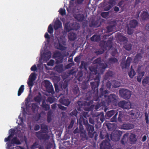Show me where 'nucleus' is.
Wrapping results in <instances>:
<instances>
[{
	"label": "nucleus",
	"instance_id": "obj_1",
	"mask_svg": "<svg viewBox=\"0 0 149 149\" xmlns=\"http://www.w3.org/2000/svg\"><path fill=\"white\" fill-rule=\"evenodd\" d=\"M25 105L27 108L31 107L33 113H37V86L34 87L32 93H29L25 100Z\"/></svg>",
	"mask_w": 149,
	"mask_h": 149
},
{
	"label": "nucleus",
	"instance_id": "obj_2",
	"mask_svg": "<svg viewBox=\"0 0 149 149\" xmlns=\"http://www.w3.org/2000/svg\"><path fill=\"white\" fill-rule=\"evenodd\" d=\"M101 58H99L93 61L94 65L89 68L91 73L96 74L97 71L102 72L103 70L107 68V64L105 63H101Z\"/></svg>",
	"mask_w": 149,
	"mask_h": 149
},
{
	"label": "nucleus",
	"instance_id": "obj_3",
	"mask_svg": "<svg viewBox=\"0 0 149 149\" xmlns=\"http://www.w3.org/2000/svg\"><path fill=\"white\" fill-rule=\"evenodd\" d=\"M65 45V39L63 36L58 38L57 42L54 44L55 47L56 49L61 50H65L66 49L67 47L64 46Z\"/></svg>",
	"mask_w": 149,
	"mask_h": 149
},
{
	"label": "nucleus",
	"instance_id": "obj_4",
	"mask_svg": "<svg viewBox=\"0 0 149 149\" xmlns=\"http://www.w3.org/2000/svg\"><path fill=\"white\" fill-rule=\"evenodd\" d=\"M37 74L32 72L29 75L27 80V84L29 87L30 93H32L31 89L34 85V81L36 78Z\"/></svg>",
	"mask_w": 149,
	"mask_h": 149
},
{
	"label": "nucleus",
	"instance_id": "obj_5",
	"mask_svg": "<svg viewBox=\"0 0 149 149\" xmlns=\"http://www.w3.org/2000/svg\"><path fill=\"white\" fill-rule=\"evenodd\" d=\"M138 24V23L136 20L133 19L130 21L127 27V33L128 34L131 35L133 33L134 31L133 29L135 28Z\"/></svg>",
	"mask_w": 149,
	"mask_h": 149
},
{
	"label": "nucleus",
	"instance_id": "obj_6",
	"mask_svg": "<svg viewBox=\"0 0 149 149\" xmlns=\"http://www.w3.org/2000/svg\"><path fill=\"white\" fill-rule=\"evenodd\" d=\"M120 95L123 98L127 99L130 98L131 95L130 91L127 89L122 88L119 91Z\"/></svg>",
	"mask_w": 149,
	"mask_h": 149
},
{
	"label": "nucleus",
	"instance_id": "obj_7",
	"mask_svg": "<svg viewBox=\"0 0 149 149\" xmlns=\"http://www.w3.org/2000/svg\"><path fill=\"white\" fill-rule=\"evenodd\" d=\"M122 134V132L118 130L113 131L111 134V139L114 141H118L120 139V137Z\"/></svg>",
	"mask_w": 149,
	"mask_h": 149
},
{
	"label": "nucleus",
	"instance_id": "obj_8",
	"mask_svg": "<svg viewBox=\"0 0 149 149\" xmlns=\"http://www.w3.org/2000/svg\"><path fill=\"white\" fill-rule=\"evenodd\" d=\"M42 84L48 93H51L52 94L54 93L52 86L49 81L45 80L42 82Z\"/></svg>",
	"mask_w": 149,
	"mask_h": 149
},
{
	"label": "nucleus",
	"instance_id": "obj_9",
	"mask_svg": "<svg viewBox=\"0 0 149 149\" xmlns=\"http://www.w3.org/2000/svg\"><path fill=\"white\" fill-rule=\"evenodd\" d=\"M131 104L130 102L123 100L120 102L118 104L119 107L124 109H129L131 108Z\"/></svg>",
	"mask_w": 149,
	"mask_h": 149
},
{
	"label": "nucleus",
	"instance_id": "obj_10",
	"mask_svg": "<svg viewBox=\"0 0 149 149\" xmlns=\"http://www.w3.org/2000/svg\"><path fill=\"white\" fill-rule=\"evenodd\" d=\"M132 58L130 57H128L125 62H122L120 65L122 69L128 68L129 67L130 63L132 61Z\"/></svg>",
	"mask_w": 149,
	"mask_h": 149
},
{
	"label": "nucleus",
	"instance_id": "obj_11",
	"mask_svg": "<svg viewBox=\"0 0 149 149\" xmlns=\"http://www.w3.org/2000/svg\"><path fill=\"white\" fill-rule=\"evenodd\" d=\"M21 144L19 140L16 137H14L11 140L10 143L8 144V146L10 147L13 145L14 146V144L17 145H20Z\"/></svg>",
	"mask_w": 149,
	"mask_h": 149
},
{
	"label": "nucleus",
	"instance_id": "obj_12",
	"mask_svg": "<svg viewBox=\"0 0 149 149\" xmlns=\"http://www.w3.org/2000/svg\"><path fill=\"white\" fill-rule=\"evenodd\" d=\"M134 127V125L132 124L125 123L121 126V128L125 130H129L132 129Z\"/></svg>",
	"mask_w": 149,
	"mask_h": 149
},
{
	"label": "nucleus",
	"instance_id": "obj_13",
	"mask_svg": "<svg viewBox=\"0 0 149 149\" xmlns=\"http://www.w3.org/2000/svg\"><path fill=\"white\" fill-rule=\"evenodd\" d=\"M118 98V97L115 95L111 94L107 97V101L109 102H115L117 101Z\"/></svg>",
	"mask_w": 149,
	"mask_h": 149
},
{
	"label": "nucleus",
	"instance_id": "obj_14",
	"mask_svg": "<svg viewBox=\"0 0 149 149\" xmlns=\"http://www.w3.org/2000/svg\"><path fill=\"white\" fill-rule=\"evenodd\" d=\"M51 56V53L50 51L44 53L41 55V58L44 61H47L49 59Z\"/></svg>",
	"mask_w": 149,
	"mask_h": 149
},
{
	"label": "nucleus",
	"instance_id": "obj_15",
	"mask_svg": "<svg viewBox=\"0 0 149 149\" xmlns=\"http://www.w3.org/2000/svg\"><path fill=\"white\" fill-rule=\"evenodd\" d=\"M101 149H110L109 143L107 141H103L101 144Z\"/></svg>",
	"mask_w": 149,
	"mask_h": 149
},
{
	"label": "nucleus",
	"instance_id": "obj_16",
	"mask_svg": "<svg viewBox=\"0 0 149 149\" xmlns=\"http://www.w3.org/2000/svg\"><path fill=\"white\" fill-rule=\"evenodd\" d=\"M59 101L60 103L67 106H68L70 103V102L68 99H65L64 98H61Z\"/></svg>",
	"mask_w": 149,
	"mask_h": 149
},
{
	"label": "nucleus",
	"instance_id": "obj_17",
	"mask_svg": "<svg viewBox=\"0 0 149 149\" xmlns=\"http://www.w3.org/2000/svg\"><path fill=\"white\" fill-rule=\"evenodd\" d=\"M117 39L120 41L124 42H127V39L126 37L122 36L120 33H118L116 35Z\"/></svg>",
	"mask_w": 149,
	"mask_h": 149
},
{
	"label": "nucleus",
	"instance_id": "obj_18",
	"mask_svg": "<svg viewBox=\"0 0 149 149\" xmlns=\"http://www.w3.org/2000/svg\"><path fill=\"white\" fill-rule=\"evenodd\" d=\"M128 133H126L123 135L121 141L122 144H124L127 142L128 140Z\"/></svg>",
	"mask_w": 149,
	"mask_h": 149
},
{
	"label": "nucleus",
	"instance_id": "obj_19",
	"mask_svg": "<svg viewBox=\"0 0 149 149\" xmlns=\"http://www.w3.org/2000/svg\"><path fill=\"white\" fill-rule=\"evenodd\" d=\"M129 140L132 144H133L136 142V139L134 134L132 133L130 134V136Z\"/></svg>",
	"mask_w": 149,
	"mask_h": 149
},
{
	"label": "nucleus",
	"instance_id": "obj_20",
	"mask_svg": "<svg viewBox=\"0 0 149 149\" xmlns=\"http://www.w3.org/2000/svg\"><path fill=\"white\" fill-rule=\"evenodd\" d=\"M68 38L70 40H74L76 38V35L74 33L70 32L68 34Z\"/></svg>",
	"mask_w": 149,
	"mask_h": 149
},
{
	"label": "nucleus",
	"instance_id": "obj_21",
	"mask_svg": "<svg viewBox=\"0 0 149 149\" xmlns=\"http://www.w3.org/2000/svg\"><path fill=\"white\" fill-rule=\"evenodd\" d=\"M106 126L109 130H112L115 129L116 127V125L115 124H111L108 123L106 124Z\"/></svg>",
	"mask_w": 149,
	"mask_h": 149
},
{
	"label": "nucleus",
	"instance_id": "obj_22",
	"mask_svg": "<svg viewBox=\"0 0 149 149\" xmlns=\"http://www.w3.org/2000/svg\"><path fill=\"white\" fill-rule=\"evenodd\" d=\"M61 26V22L58 20H56L55 22L54 28L55 30L57 29L58 28Z\"/></svg>",
	"mask_w": 149,
	"mask_h": 149
},
{
	"label": "nucleus",
	"instance_id": "obj_23",
	"mask_svg": "<svg viewBox=\"0 0 149 149\" xmlns=\"http://www.w3.org/2000/svg\"><path fill=\"white\" fill-rule=\"evenodd\" d=\"M141 17L143 19H149V14L147 12L143 11Z\"/></svg>",
	"mask_w": 149,
	"mask_h": 149
},
{
	"label": "nucleus",
	"instance_id": "obj_24",
	"mask_svg": "<svg viewBox=\"0 0 149 149\" xmlns=\"http://www.w3.org/2000/svg\"><path fill=\"white\" fill-rule=\"evenodd\" d=\"M65 27L67 32H69L70 31L73 30L72 27L71 25V24H70L68 22L65 24Z\"/></svg>",
	"mask_w": 149,
	"mask_h": 149
},
{
	"label": "nucleus",
	"instance_id": "obj_25",
	"mask_svg": "<svg viewBox=\"0 0 149 149\" xmlns=\"http://www.w3.org/2000/svg\"><path fill=\"white\" fill-rule=\"evenodd\" d=\"M71 25L72 27L73 30H77L80 27L79 24L76 22L71 23Z\"/></svg>",
	"mask_w": 149,
	"mask_h": 149
},
{
	"label": "nucleus",
	"instance_id": "obj_26",
	"mask_svg": "<svg viewBox=\"0 0 149 149\" xmlns=\"http://www.w3.org/2000/svg\"><path fill=\"white\" fill-rule=\"evenodd\" d=\"M91 40L92 41H98L100 40V37L99 36L97 35H94L91 38Z\"/></svg>",
	"mask_w": 149,
	"mask_h": 149
},
{
	"label": "nucleus",
	"instance_id": "obj_27",
	"mask_svg": "<svg viewBox=\"0 0 149 149\" xmlns=\"http://www.w3.org/2000/svg\"><path fill=\"white\" fill-rule=\"evenodd\" d=\"M54 69L59 72H61L63 71V65H59L56 66Z\"/></svg>",
	"mask_w": 149,
	"mask_h": 149
},
{
	"label": "nucleus",
	"instance_id": "obj_28",
	"mask_svg": "<svg viewBox=\"0 0 149 149\" xmlns=\"http://www.w3.org/2000/svg\"><path fill=\"white\" fill-rule=\"evenodd\" d=\"M24 85H23L21 86L18 91L17 95L18 96L20 95L23 92L24 89Z\"/></svg>",
	"mask_w": 149,
	"mask_h": 149
},
{
	"label": "nucleus",
	"instance_id": "obj_29",
	"mask_svg": "<svg viewBox=\"0 0 149 149\" xmlns=\"http://www.w3.org/2000/svg\"><path fill=\"white\" fill-rule=\"evenodd\" d=\"M111 84L115 88H117L120 86V83L118 81H112Z\"/></svg>",
	"mask_w": 149,
	"mask_h": 149
},
{
	"label": "nucleus",
	"instance_id": "obj_30",
	"mask_svg": "<svg viewBox=\"0 0 149 149\" xmlns=\"http://www.w3.org/2000/svg\"><path fill=\"white\" fill-rule=\"evenodd\" d=\"M87 132H94V127L90 124H88L86 127Z\"/></svg>",
	"mask_w": 149,
	"mask_h": 149
},
{
	"label": "nucleus",
	"instance_id": "obj_31",
	"mask_svg": "<svg viewBox=\"0 0 149 149\" xmlns=\"http://www.w3.org/2000/svg\"><path fill=\"white\" fill-rule=\"evenodd\" d=\"M42 105V107L45 110H47L49 109L50 108L49 106L46 103L45 101H43Z\"/></svg>",
	"mask_w": 149,
	"mask_h": 149
},
{
	"label": "nucleus",
	"instance_id": "obj_32",
	"mask_svg": "<svg viewBox=\"0 0 149 149\" xmlns=\"http://www.w3.org/2000/svg\"><path fill=\"white\" fill-rule=\"evenodd\" d=\"M144 72L139 73L138 74V76H137V79L138 82H141V79L143 77L144 75Z\"/></svg>",
	"mask_w": 149,
	"mask_h": 149
},
{
	"label": "nucleus",
	"instance_id": "obj_33",
	"mask_svg": "<svg viewBox=\"0 0 149 149\" xmlns=\"http://www.w3.org/2000/svg\"><path fill=\"white\" fill-rule=\"evenodd\" d=\"M74 17L78 21H81L83 20L84 16L82 15H74Z\"/></svg>",
	"mask_w": 149,
	"mask_h": 149
},
{
	"label": "nucleus",
	"instance_id": "obj_34",
	"mask_svg": "<svg viewBox=\"0 0 149 149\" xmlns=\"http://www.w3.org/2000/svg\"><path fill=\"white\" fill-rule=\"evenodd\" d=\"M142 82L144 86H146V84H149V78L148 77H146L143 80Z\"/></svg>",
	"mask_w": 149,
	"mask_h": 149
},
{
	"label": "nucleus",
	"instance_id": "obj_35",
	"mask_svg": "<svg viewBox=\"0 0 149 149\" xmlns=\"http://www.w3.org/2000/svg\"><path fill=\"white\" fill-rule=\"evenodd\" d=\"M41 128L42 131L45 133L48 130L47 126L45 124L41 125Z\"/></svg>",
	"mask_w": 149,
	"mask_h": 149
},
{
	"label": "nucleus",
	"instance_id": "obj_36",
	"mask_svg": "<svg viewBox=\"0 0 149 149\" xmlns=\"http://www.w3.org/2000/svg\"><path fill=\"white\" fill-rule=\"evenodd\" d=\"M100 90L101 92V95H100V97L104 96V97H106L107 95V94L108 93L107 91L106 90H104V91H102V88H101L100 89Z\"/></svg>",
	"mask_w": 149,
	"mask_h": 149
},
{
	"label": "nucleus",
	"instance_id": "obj_37",
	"mask_svg": "<svg viewBox=\"0 0 149 149\" xmlns=\"http://www.w3.org/2000/svg\"><path fill=\"white\" fill-rule=\"evenodd\" d=\"M142 57V56L140 54H137L135 56L134 58V61L135 62H137L140 61Z\"/></svg>",
	"mask_w": 149,
	"mask_h": 149
},
{
	"label": "nucleus",
	"instance_id": "obj_38",
	"mask_svg": "<svg viewBox=\"0 0 149 149\" xmlns=\"http://www.w3.org/2000/svg\"><path fill=\"white\" fill-rule=\"evenodd\" d=\"M115 111L114 110H111L108 111L106 113V116L107 117H110L115 113Z\"/></svg>",
	"mask_w": 149,
	"mask_h": 149
},
{
	"label": "nucleus",
	"instance_id": "obj_39",
	"mask_svg": "<svg viewBox=\"0 0 149 149\" xmlns=\"http://www.w3.org/2000/svg\"><path fill=\"white\" fill-rule=\"evenodd\" d=\"M135 72L133 69H132V66H131V71L129 72V76L131 78H132L135 74Z\"/></svg>",
	"mask_w": 149,
	"mask_h": 149
},
{
	"label": "nucleus",
	"instance_id": "obj_40",
	"mask_svg": "<svg viewBox=\"0 0 149 149\" xmlns=\"http://www.w3.org/2000/svg\"><path fill=\"white\" fill-rule=\"evenodd\" d=\"M49 138V136L46 134H42L41 135L40 139H44L45 140Z\"/></svg>",
	"mask_w": 149,
	"mask_h": 149
},
{
	"label": "nucleus",
	"instance_id": "obj_41",
	"mask_svg": "<svg viewBox=\"0 0 149 149\" xmlns=\"http://www.w3.org/2000/svg\"><path fill=\"white\" fill-rule=\"evenodd\" d=\"M55 98L53 97H49L47 100V102H49L50 103H53L55 101Z\"/></svg>",
	"mask_w": 149,
	"mask_h": 149
},
{
	"label": "nucleus",
	"instance_id": "obj_42",
	"mask_svg": "<svg viewBox=\"0 0 149 149\" xmlns=\"http://www.w3.org/2000/svg\"><path fill=\"white\" fill-rule=\"evenodd\" d=\"M109 13V12H103L101 13V15L102 17L105 18L108 16Z\"/></svg>",
	"mask_w": 149,
	"mask_h": 149
},
{
	"label": "nucleus",
	"instance_id": "obj_43",
	"mask_svg": "<svg viewBox=\"0 0 149 149\" xmlns=\"http://www.w3.org/2000/svg\"><path fill=\"white\" fill-rule=\"evenodd\" d=\"M124 48L128 51L131 50L132 47V45L130 44H127L124 46Z\"/></svg>",
	"mask_w": 149,
	"mask_h": 149
},
{
	"label": "nucleus",
	"instance_id": "obj_44",
	"mask_svg": "<svg viewBox=\"0 0 149 149\" xmlns=\"http://www.w3.org/2000/svg\"><path fill=\"white\" fill-rule=\"evenodd\" d=\"M99 116H100V121L102 123L103 122L105 119L104 113L103 112L100 113Z\"/></svg>",
	"mask_w": 149,
	"mask_h": 149
},
{
	"label": "nucleus",
	"instance_id": "obj_45",
	"mask_svg": "<svg viewBox=\"0 0 149 149\" xmlns=\"http://www.w3.org/2000/svg\"><path fill=\"white\" fill-rule=\"evenodd\" d=\"M124 115L121 112H120L119 113L118 117V120L120 122H122V119Z\"/></svg>",
	"mask_w": 149,
	"mask_h": 149
},
{
	"label": "nucleus",
	"instance_id": "obj_46",
	"mask_svg": "<svg viewBox=\"0 0 149 149\" xmlns=\"http://www.w3.org/2000/svg\"><path fill=\"white\" fill-rule=\"evenodd\" d=\"M118 60L116 58H111L109 60V62L110 63H118Z\"/></svg>",
	"mask_w": 149,
	"mask_h": 149
},
{
	"label": "nucleus",
	"instance_id": "obj_47",
	"mask_svg": "<svg viewBox=\"0 0 149 149\" xmlns=\"http://www.w3.org/2000/svg\"><path fill=\"white\" fill-rule=\"evenodd\" d=\"M101 107V105L100 104H98L96 105H92L91 106V107L92 108H94L95 110L98 109L99 108Z\"/></svg>",
	"mask_w": 149,
	"mask_h": 149
},
{
	"label": "nucleus",
	"instance_id": "obj_48",
	"mask_svg": "<svg viewBox=\"0 0 149 149\" xmlns=\"http://www.w3.org/2000/svg\"><path fill=\"white\" fill-rule=\"evenodd\" d=\"M115 27L114 25L113 26L110 25L107 27V31L108 32H110L112 31Z\"/></svg>",
	"mask_w": 149,
	"mask_h": 149
},
{
	"label": "nucleus",
	"instance_id": "obj_49",
	"mask_svg": "<svg viewBox=\"0 0 149 149\" xmlns=\"http://www.w3.org/2000/svg\"><path fill=\"white\" fill-rule=\"evenodd\" d=\"M118 113H117L111 119V122H116L117 121V119L116 116L117 115Z\"/></svg>",
	"mask_w": 149,
	"mask_h": 149
},
{
	"label": "nucleus",
	"instance_id": "obj_50",
	"mask_svg": "<svg viewBox=\"0 0 149 149\" xmlns=\"http://www.w3.org/2000/svg\"><path fill=\"white\" fill-rule=\"evenodd\" d=\"M37 148V142L36 141L34 143L33 145L31 146V149H34Z\"/></svg>",
	"mask_w": 149,
	"mask_h": 149
},
{
	"label": "nucleus",
	"instance_id": "obj_51",
	"mask_svg": "<svg viewBox=\"0 0 149 149\" xmlns=\"http://www.w3.org/2000/svg\"><path fill=\"white\" fill-rule=\"evenodd\" d=\"M91 84L92 88H95L96 86V85L98 86L99 84V82L98 81H95V82H91Z\"/></svg>",
	"mask_w": 149,
	"mask_h": 149
},
{
	"label": "nucleus",
	"instance_id": "obj_52",
	"mask_svg": "<svg viewBox=\"0 0 149 149\" xmlns=\"http://www.w3.org/2000/svg\"><path fill=\"white\" fill-rule=\"evenodd\" d=\"M48 32L50 33H52L53 32V29L52 27V26L51 24H50L48 28Z\"/></svg>",
	"mask_w": 149,
	"mask_h": 149
},
{
	"label": "nucleus",
	"instance_id": "obj_53",
	"mask_svg": "<svg viewBox=\"0 0 149 149\" xmlns=\"http://www.w3.org/2000/svg\"><path fill=\"white\" fill-rule=\"evenodd\" d=\"M106 45L107 47H108V49H110L112 46V44L111 41L110 40L108 41L106 43Z\"/></svg>",
	"mask_w": 149,
	"mask_h": 149
},
{
	"label": "nucleus",
	"instance_id": "obj_54",
	"mask_svg": "<svg viewBox=\"0 0 149 149\" xmlns=\"http://www.w3.org/2000/svg\"><path fill=\"white\" fill-rule=\"evenodd\" d=\"M87 65V63L84 62V61H81V67H84L85 69H86V66Z\"/></svg>",
	"mask_w": 149,
	"mask_h": 149
},
{
	"label": "nucleus",
	"instance_id": "obj_55",
	"mask_svg": "<svg viewBox=\"0 0 149 149\" xmlns=\"http://www.w3.org/2000/svg\"><path fill=\"white\" fill-rule=\"evenodd\" d=\"M109 4L111 5L112 7L115 5V1L114 0H111L109 1Z\"/></svg>",
	"mask_w": 149,
	"mask_h": 149
},
{
	"label": "nucleus",
	"instance_id": "obj_56",
	"mask_svg": "<svg viewBox=\"0 0 149 149\" xmlns=\"http://www.w3.org/2000/svg\"><path fill=\"white\" fill-rule=\"evenodd\" d=\"M74 122V120H72L71 121L70 123L69 126L68 127V129H71V128H72L73 126Z\"/></svg>",
	"mask_w": 149,
	"mask_h": 149
},
{
	"label": "nucleus",
	"instance_id": "obj_57",
	"mask_svg": "<svg viewBox=\"0 0 149 149\" xmlns=\"http://www.w3.org/2000/svg\"><path fill=\"white\" fill-rule=\"evenodd\" d=\"M95 132H88V134L90 137L92 138L93 137Z\"/></svg>",
	"mask_w": 149,
	"mask_h": 149
},
{
	"label": "nucleus",
	"instance_id": "obj_58",
	"mask_svg": "<svg viewBox=\"0 0 149 149\" xmlns=\"http://www.w3.org/2000/svg\"><path fill=\"white\" fill-rule=\"evenodd\" d=\"M31 71H35L37 70V68L36 65H33L31 68Z\"/></svg>",
	"mask_w": 149,
	"mask_h": 149
},
{
	"label": "nucleus",
	"instance_id": "obj_59",
	"mask_svg": "<svg viewBox=\"0 0 149 149\" xmlns=\"http://www.w3.org/2000/svg\"><path fill=\"white\" fill-rule=\"evenodd\" d=\"M54 61L52 60H51L50 61L47 63V65H48L53 66L54 65Z\"/></svg>",
	"mask_w": 149,
	"mask_h": 149
},
{
	"label": "nucleus",
	"instance_id": "obj_60",
	"mask_svg": "<svg viewBox=\"0 0 149 149\" xmlns=\"http://www.w3.org/2000/svg\"><path fill=\"white\" fill-rule=\"evenodd\" d=\"M9 134H12V135L14 136V134H15V129H11L9 130Z\"/></svg>",
	"mask_w": 149,
	"mask_h": 149
},
{
	"label": "nucleus",
	"instance_id": "obj_61",
	"mask_svg": "<svg viewBox=\"0 0 149 149\" xmlns=\"http://www.w3.org/2000/svg\"><path fill=\"white\" fill-rule=\"evenodd\" d=\"M59 12L62 15L65 14V10L64 9L61 8L59 10Z\"/></svg>",
	"mask_w": 149,
	"mask_h": 149
},
{
	"label": "nucleus",
	"instance_id": "obj_62",
	"mask_svg": "<svg viewBox=\"0 0 149 149\" xmlns=\"http://www.w3.org/2000/svg\"><path fill=\"white\" fill-rule=\"evenodd\" d=\"M112 7V6H111V5H109L106 6L104 8V10H106V11L108 10H109Z\"/></svg>",
	"mask_w": 149,
	"mask_h": 149
},
{
	"label": "nucleus",
	"instance_id": "obj_63",
	"mask_svg": "<svg viewBox=\"0 0 149 149\" xmlns=\"http://www.w3.org/2000/svg\"><path fill=\"white\" fill-rule=\"evenodd\" d=\"M58 107L61 109L65 110L67 109V108L62 106L61 104H59L58 105Z\"/></svg>",
	"mask_w": 149,
	"mask_h": 149
},
{
	"label": "nucleus",
	"instance_id": "obj_64",
	"mask_svg": "<svg viewBox=\"0 0 149 149\" xmlns=\"http://www.w3.org/2000/svg\"><path fill=\"white\" fill-rule=\"evenodd\" d=\"M81 58V56H77L75 58L74 61L77 62H78L79 61Z\"/></svg>",
	"mask_w": 149,
	"mask_h": 149
}]
</instances>
